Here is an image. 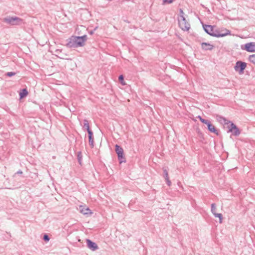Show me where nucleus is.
I'll use <instances>...</instances> for the list:
<instances>
[{"mask_svg":"<svg viewBox=\"0 0 255 255\" xmlns=\"http://www.w3.org/2000/svg\"><path fill=\"white\" fill-rule=\"evenodd\" d=\"M19 95L20 99H22L28 95V91L26 89H22L20 91Z\"/></svg>","mask_w":255,"mask_h":255,"instance_id":"f3484780","label":"nucleus"},{"mask_svg":"<svg viewBox=\"0 0 255 255\" xmlns=\"http://www.w3.org/2000/svg\"><path fill=\"white\" fill-rule=\"evenodd\" d=\"M227 125V128H228V130L227 131L228 133L231 132L232 133L233 130L234 129L235 124L231 121H230L229 125Z\"/></svg>","mask_w":255,"mask_h":255,"instance_id":"a211bd4d","label":"nucleus"},{"mask_svg":"<svg viewBox=\"0 0 255 255\" xmlns=\"http://www.w3.org/2000/svg\"><path fill=\"white\" fill-rule=\"evenodd\" d=\"M88 138H89V144L91 147H93L94 145V138H93V133L92 131H89L88 132Z\"/></svg>","mask_w":255,"mask_h":255,"instance_id":"4468645a","label":"nucleus"},{"mask_svg":"<svg viewBox=\"0 0 255 255\" xmlns=\"http://www.w3.org/2000/svg\"><path fill=\"white\" fill-rule=\"evenodd\" d=\"M43 240L45 242H48L50 240V238L47 234H45L43 236Z\"/></svg>","mask_w":255,"mask_h":255,"instance_id":"c85d7f7f","label":"nucleus"},{"mask_svg":"<svg viewBox=\"0 0 255 255\" xmlns=\"http://www.w3.org/2000/svg\"><path fill=\"white\" fill-rule=\"evenodd\" d=\"M94 30H90L89 32V33L91 35H92L94 32Z\"/></svg>","mask_w":255,"mask_h":255,"instance_id":"f704fd0d","label":"nucleus"},{"mask_svg":"<svg viewBox=\"0 0 255 255\" xmlns=\"http://www.w3.org/2000/svg\"><path fill=\"white\" fill-rule=\"evenodd\" d=\"M86 243L88 248L92 251H95L98 249L97 245L90 239H86Z\"/></svg>","mask_w":255,"mask_h":255,"instance_id":"1a4fd4ad","label":"nucleus"},{"mask_svg":"<svg viewBox=\"0 0 255 255\" xmlns=\"http://www.w3.org/2000/svg\"><path fill=\"white\" fill-rule=\"evenodd\" d=\"M202 48L204 50H212L214 46L207 42H202L201 43Z\"/></svg>","mask_w":255,"mask_h":255,"instance_id":"f8f14e48","label":"nucleus"},{"mask_svg":"<svg viewBox=\"0 0 255 255\" xmlns=\"http://www.w3.org/2000/svg\"><path fill=\"white\" fill-rule=\"evenodd\" d=\"M211 212L213 214H214V213H216V206L215 203H212L211 204Z\"/></svg>","mask_w":255,"mask_h":255,"instance_id":"b1692460","label":"nucleus"},{"mask_svg":"<svg viewBox=\"0 0 255 255\" xmlns=\"http://www.w3.org/2000/svg\"><path fill=\"white\" fill-rule=\"evenodd\" d=\"M240 133H241V131H240V129L235 124L234 129L233 130L232 135L235 136H238L240 134Z\"/></svg>","mask_w":255,"mask_h":255,"instance_id":"dca6fc26","label":"nucleus"},{"mask_svg":"<svg viewBox=\"0 0 255 255\" xmlns=\"http://www.w3.org/2000/svg\"><path fill=\"white\" fill-rule=\"evenodd\" d=\"M178 23L179 27L184 31H188L190 28V23L187 21L184 16H181V18H178Z\"/></svg>","mask_w":255,"mask_h":255,"instance_id":"7ed1b4c3","label":"nucleus"},{"mask_svg":"<svg viewBox=\"0 0 255 255\" xmlns=\"http://www.w3.org/2000/svg\"><path fill=\"white\" fill-rule=\"evenodd\" d=\"M2 21L11 26L20 25L23 23V20L17 16H7L3 18Z\"/></svg>","mask_w":255,"mask_h":255,"instance_id":"f257e3e1","label":"nucleus"},{"mask_svg":"<svg viewBox=\"0 0 255 255\" xmlns=\"http://www.w3.org/2000/svg\"><path fill=\"white\" fill-rule=\"evenodd\" d=\"M199 137H200L201 139H204L203 134L202 133H200L199 134Z\"/></svg>","mask_w":255,"mask_h":255,"instance_id":"72a5a7b5","label":"nucleus"},{"mask_svg":"<svg viewBox=\"0 0 255 255\" xmlns=\"http://www.w3.org/2000/svg\"><path fill=\"white\" fill-rule=\"evenodd\" d=\"M97 27H95L93 30H94V31H95V30L97 29Z\"/></svg>","mask_w":255,"mask_h":255,"instance_id":"4c0bfd02","label":"nucleus"},{"mask_svg":"<svg viewBox=\"0 0 255 255\" xmlns=\"http://www.w3.org/2000/svg\"><path fill=\"white\" fill-rule=\"evenodd\" d=\"M203 27L205 31L210 35H211V34L213 32L215 28L214 26L206 24H203Z\"/></svg>","mask_w":255,"mask_h":255,"instance_id":"9b49d317","label":"nucleus"},{"mask_svg":"<svg viewBox=\"0 0 255 255\" xmlns=\"http://www.w3.org/2000/svg\"><path fill=\"white\" fill-rule=\"evenodd\" d=\"M225 32L221 33L220 32V30L219 29H215L214 28L213 32L211 34V36L216 37H224L229 34H230V31L229 30H225Z\"/></svg>","mask_w":255,"mask_h":255,"instance_id":"423d86ee","label":"nucleus"},{"mask_svg":"<svg viewBox=\"0 0 255 255\" xmlns=\"http://www.w3.org/2000/svg\"><path fill=\"white\" fill-rule=\"evenodd\" d=\"M247 67V63L242 61H238L236 63L234 69L236 72H238L240 74H242Z\"/></svg>","mask_w":255,"mask_h":255,"instance_id":"39448f33","label":"nucleus"},{"mask_svg":"<svg viewBox=\"0 0 255 255\" xmlns=\"http://www.w3.org/2000/svg\"><path fill=\"white\" fill-rule=\"evenodd\" d=\"M179 11H180V16L179 18H181L182 15L184 16V13L183 12V10L181 8L180 9Z\"/></svg>","mask_w":255,"mask_h":255,"instance_id":"7c9ffc66","label":"nucleus"},{"mask_svg":"<svg viewBox=\"0 0 255 255\" xmlns=\"http://www.w3.org/2000/svg\"><path fill=\"white\" fill-rule=\"evenodd\" d=\"M174 0H162V4H170L172 3Z\"/></svg>","mask_w":255,"mask_h":255,"instance_id":"bb28decb","label":"nucleus"},{"mask_svg":"<svg viewBox=\"0 0 255 255\" xmlns=\"http://www.w3.org/2000/svg\"><path fill=\"white\" fill-rule=\"evenodd\" d=\"M55 52L56 53V55L58 57L63 59H66L65 57L67 55L62 53V50L57 49L55 50Z\"/></svg>","mask_w":255,"mask_h":255,"instance_id":"2eb2a0df","label":"nucleus"},{"mask_svg":"<svg viewBox=\"0 0 255 255\" xmlns=\"http://www.w3.org/2000/svg\"><path fill=\"white\" fill-rule=\"evenodd\" d=\"M22 174V171L21 170H19V171H18L17 172H16L14 174L13 177H15L16 174Z\"/></svg>","mask_w":255,"mask_h":255,"instance_id":"2f4dec72","label":"nucleus"},{"mask_svg":"<svg viewBox=\"0 0 255 255\" xmlns=\"http://www.w3.org/2000/svg\"><path fill=\"white\" fill-rule=\"evenodd\" d=\"M163 176L165 179L169 178L168 171L166 169H163Z\"/></svg>","mask_w":255,"mask_h":255,"instance_id":"a878e982","label":"nucleus"},{"mask_svg":"<svg viewBox=\"0 0 255 255\" xmlns=\"http://www.w3.org/2000/svg\"><path fill=\"white\" fill-rule=\"evenodd\" d=\"M244 50L248 52H255V42H249L245 44ZM242 48H243L242 47Z\"/></svg>","mask_w":255,"mask_h":255,"instance_id":"0eeeda50","label":"nucleus"},{"mask_svg":"<svg viewBox=\"0 0 255 255\" xmlns=\"http://www.w3.org/2000/svg\"><path fill=\"white\" fill-rule=\"evenodd\" d=\"M227 30V29H223V30H220V32H221V33H224L225 32V30Z\"/></svg>","mask_w":255,"mask_h":255,"instance_id":"c9c22d12","label":"nucleus"},{"mask_svg":"<svg viewBox=\"0 0 255 255\" xmlns=\"http://www.w3.org/2000/svg\"><path fill=\"white\" fill-rule=\"evenodd\" d=\"M165 180L166 181V183L167 184L170 186H171V182L170 181V180H169V178H167V179H165Z\"/></svg>","mask_w":255,"mask_h":255,"instance_id":"c756f323","label":"nucleus"},{"mask_svg":"<svg viewBox=\"0 0 255 255\" xmlns=\"http://www.w3.org/2000/svg\"><path fill=\"white\" fill-rule=\"evenodd\" d=\"M250 61L255 65V54L251 55L249 57Z\"/></svg>","mask_w":255,"mask_h":255,"instance_id":"5701e85b","label":"nucleus"},{"mask_svg":"<svg viewBox=\"0 0 255 255\" xmlns=\"http://www.w3.org/2000/svg\"><path fill=\"white\" fill-rule=\"evenodd\" d=\"M115 151L118 155V160L120 163L126 162V158L124 154V150L123 148L120 145L116 144L115 145Z\"/></svg>","mask_w":255,"mask_h":255,"instance_id":"20e7f679","label":"nucleus"},{"mask_svg":"<svg viewBox=\"0 0 255 255\" xmlns=\"http://www.w3.org/2000/svg\"><path fill=\"white\" fill-rule=\"evenodd\" d=\"M15 74H16L15 72H7L5 74V75L7 76H8V77H11V76H14Z\"/></svg>","mask_w":255,"mask_h":255,"instance_id":"cd10ccee","label":"nucleus"},{"mask_svg":"<svg viewBox=\"0 0 255 255\" xmlns=\"http://www.w3.org/2000/svg\"><path fill=\"white\" fill-rule=\"evenodd\" d=\"M79 38H78L80 42L82 43V44L83 46L85 45V42L87 39V36L86 35H84L82 36H78Z\"/></svg>","mask_w":255,"mask_h":255,"instance_id":"aec40b11","label":"nucleus"},{"mask_svg":"<svg viewBox=\"0 0 255 255\" xmlns=\"http://www.w3.org/2000/svg\"><path fill=\"white\" fill-rule=\"evenodd\" d=\"M214 216L215 217H218L219 218V223H222V220H223V216H222V214L221 213H214Z\"/></svg>","mask_w":255,"mask_h":255,"instance_id":"4be33fe9","label":"nucleus"},{"mask_svg":"<svg viewBox=\"0 0 255 255\" xmlns=\"http://www.w3.org/2000/svg\"><path fill=\"white\" fill-rule=\"evenodd\" d=\"M200 121L202 123L205 124H206V123L208 121V120H205V119H203V118H202Z\"/></svg>","mask_w":255,"mask_h":255,"instance_id":"473e14b6","label":"nucleus"},{"mask_svg":"<svg viewBox=\"0 0 255 255\" xmlns=\"http://www.w3.org/2000/svg\"><path fill=\"white\" fill-rule=\"evenodd\" d=\"M206 125L207 126L208 129L209 131L212 133H214L217 135L219 134V130L215 127V126L211 123L210 121H208Z\"/></svg>","mask_w":255,"mask_h":255,"instance_id":"6e6552de","label":"nucleus"},{"mask_svg":"<svg viewBox=\"0 0 255 255\" xmlns=\"http://www.w3.org/2000/svg\"><path fill=\"white\" fill-rule=\"evenodd\" d=\"M216 119L218 122L222 124H224L225 125H229L230 122V121H229L224 117H223L222 116L218 115H216Z\"/></svg>","mask_w":255,"mask_h":255,"instance_id":"9d476101","label":"nucleus"},{"mask_svg":"<svg viewBox=\"0 0 255 255\" xmlns=\"http://www.w3.org/2000/svg\"><path fill=\"white\" fill-rule=\"evenodd\" d=\"M78 36H72L67 40L66 46L69 48H77L82 47V43L78 38Z\"/></svg>","mask_w":255,"mask_h":255,"instance_id":"f03ea898","label":"nucleus"},{"mask_svg":"<svg viewBox=\"0 0 255 255\" xmlns=\"http://www.w3.org/2000/svg\"><path fill=\"white\" fill-rule=\"evenodd\" d=\"M119 80L121 83V84L123 85H125L126 84L124 82V77L123 75H121L119 77Z\"/></svg>","mask_w":255,"mask_h":255,"instance_id":"393cba45","label":"nucleus"},{"mask_svg":"<svg viewBox=\"0 0 255 255\" xmlns=\"http://www.w3.org/2000/svg\"><path fill=\"white\" fill-rule=\"evenodd\" d=\"M80 212L85 215H90L92 214L91 210L88 208H85L82 206L79 207Z\"/></svg>","mask_w":255,"mask_h":255,"instance_id":"ddd939ff","label":"nucleus"},{"mask_svg":"<svg viewBox=\"0 0 255 255\" xmlns=\"http://www.w3.org/2000/svg\"><path fill=\"white\" fill-rule=\"evenodd\" d=\"M84 126L83 128H85L87 132H89V131H91V130L90 129L89 124L88 121L86 119L84 120Z\"/></svg>","mask_w":255,"mask_h":255,"instance_id":"6ab92c4d","label":"nucleus"},{"mask_svg":"<svg viewBox=\"0 0 255 255\" xmlns=\"http://www.w3.org/2000/svg\"><path fill=\"white\" fill-rule=\"evenodd\" d=\"M77 159L80 165H82V154L81 151H78L77 152Z\"/></svg>","mask_w":255,"mask_h":255,"instance_id":"412c9836","label":"nucleus"},{"mask_svg":"<svg viewBox=\"0 0 255 255\" xmlns=\"http://www.w3.org/2000/svg\"><path fill=\"white\" fill-rule=\"evenodd\" d=\"M198 118L200 120L202 118L201 116H199L198 117Z\"/></svg>","mask_w":255,"mask_h":255,"instance_id":"e433bc0d","label":"nucleus"}]
</instances>
